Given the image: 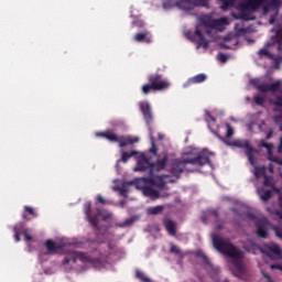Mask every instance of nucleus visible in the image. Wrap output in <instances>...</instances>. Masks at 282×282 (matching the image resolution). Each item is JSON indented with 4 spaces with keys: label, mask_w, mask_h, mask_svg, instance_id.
I'll return each mask as SVG.
<instances>
[{
    "label": "nucleus",
    "mask_w": 282,
    "mask_h": 282,
    "mask_svg": "<svg viewBox=\"0 0 282 282\" xmlns=\"http://www.w3.org/2000/svg\"><path fill=\"white\" fill-rule=\"evenodd\" d=\"M195 6H206V0H163V10H173L177 8L186 14H191L195 10Z\"/></svg>",
    "instance_id": "4"
},
{
    "label": "nucleus",
    "mask_w": 282,
    "mask_h": 282,
    "mask_svg": "<svg viewBox=\"0 0 282 282\" xmlns=\"http://www.w3.org/2000/svg\"><path fill=\"white\" fill-rule=\"evenodd\" d=\"M175 180H172L170 175H155L150 173L149 183L156 188H164L166 184H173Z\"/></svg>",
    "instance_id": "9"
},
{
    "label": "nucleus",
    "mask_w": 282,
    "mask_h": 282,
    "mask_svg": "<svg viewBox=\"0 0 282 282\" xmlns=\"http://www.w3.org/2000/svg\"><path fill=\"white\" fill-rule=\"evenodd\" d=\"M281 247L279 245L271 242L269 245H264V248L262 250L263 254H267V257H272V254H275L276 257H281Z\"/></svg>",
    "instance_id": "12"
},
{
    "label": "nucleus",
    "mask_w": 282,
    "mask_h": 282,
    "mask_svg": "<svg viewBox=\"0 0 282 282\" xmlns=\"http://www.w3.org/2000/svg\"><path fill=\"white\" fill-rule=\"evenodd\" d=\"M258 195L262 199V202H269V199H272V191L270 189L259 188Z\"/></svg>",
    "instance_id": "26"
},
{
    "label": "nucleus",
    "mask_w": 282,
    "mask_h": 282,
    "mask_svg": "<svg viewBox=\"0 0 282 282\" xmlns=\"http://www.w3.org/2000/svg\"><path fill=\"white\" fill-rule=\"evenodd\" d=\"M269 171L270 173H274V166H272V164L269 165Z\"/></svg>",
    "instance_id": "59"
},
{
    "label": "nucleus",
    "mask_w": 282,
    "mask_h": 282,
    "mask_svg": "<svg viewBox=\"0 0 282 282\" xmlns=\"http://www.w3.org/2000/svg\"><path fill=\"white\" fill-rule=\"evenodd\" d=\"M261 147H263L265 150H268V151H272V143H268V142H265V140H262L261 141Z\"/></svg>",
    "instance_id": "42"
},
{
    "label": "nucleus",
    "mask_w": 282,
    "mask_h": 282,
    "mask_svg": "<svg viewBox=\"0 0 282 282\" xmlns=\"http://www.w3.org/2000/svg\"><path fill=\"white\" fill-rule=\"evenodd\" d=\"M24 239L25 241H32V235L24 232Z\"/></svg>",
    "instance_id": "52"
},
{
    "label": "nucleus",
    "mask_w": 282,
    "mask_h": 282,
    "mask_svg": "<svg viewBox=\"0 0 282 282\" xmlns=\"http://www.w3.org/2000/svg\"><path fill=\"white\" fill-rule=\"evenodd\" d=\"M253 102L258 105V107H263V105H265V97L261 95H256L253 97Z\"/></svg>",
    "instance_id": "36"
},
{
    "label": "nucleus",
    "mask_w": 282,
    "mask_h": 282,
    "mask_svg": "<svg viewBox=\"0 0 282 282\" xmlns=\"http://www.w3.org/2000/svg\"><path fill=\"white\" fill-rule=\"evenodd\" d=\"M272 7L270 6V3L268 2L267 4L263 6L262 10H263V14H268V12H270V9Z\"/></svg>",
    "instance_id": "48"
},
{
    "label": "nucleus",
    "mask_w": 282,
    "mask_h": 282,
    "mask_svg": "<svg viewBox=\"0 0 282 282\" xmlns=\"http://www.w3.org/2000/svg\"><path fill=\"white\" fill-rule=\"evenodd\" d=\"M218 61H219L220 63H227L228 56H227L226 54H224V53H219V54H218Z\"/></svg>",
    "instance_id": "43"
},
{
    "label": "nucleus",
    "mask_w": 282,
    "mask_h": 282,
    "mask_svg": "<svg viewBox=\"0 0 282 282\" xmlns=\"http://www.w3.org/2000/svg\"><path fill=\"white\" fill-rule=\"evenodd\" d=\"M142 192L145 197H150V199H153V200L160 199L161 197L160 192L158 189H154L151 186H144L142 188Z\"/></svg>",
    "instance_id": "21"
},
{
    "label": "nucleus",
    "mask_w": 282,
    "mask_h": 282,
    "mask_svg": "<svg viewBox=\"0 0 282 282\" xmlns=\"http://www.w3.org/2000/svg\"><path fill=\"white\" fill-rule=\"evenodd\" d=\"M210 213H212V215H213L216 219H219V212H217L216 209H213Z\"/></svg>",
    "instance_id": "53"
},
{
    "label": "nucleus",
    "mask_w": 282,
    "mask_h": 282,
    "mask_svg": "<svg viewBox=\"0 0 282 282\" xmlns=\"http://www.w3.org/2000/svg\"><path fill=\"white\" fill-rule=\"evenodd\" d=\"M163 226L171 237L177 235V223L173 221L171 218L163 219Z\"/></svg>",
    "instance_id": "14"
},
{
    "label": "nucleus",
    "mask_w": 282,
    "mask_h": 282,
    "mask_svg": "<svg viewBox=\"0 0 282 282\" xmlns=\"http://www.w3.org/2000/svg\"><path fill=\"white\" fill-rule=\"evenodd\" d=\"M36 217H39V215L36 214V210H34L33 207L24 206V212L22 213V219L24 221H30V219H34Z\"/></svg>",
    "instance_id": "22"
},
{
    "label": "nucleus",
    "mask_w": 282,
    "mask_h": 282,
    "mask_svg": "<svg viewBox=\"0 0 282 282\" xmlns=\"http://www.w3.org/2000/svg\"><path fill=\"white\" fill-rule=\"evenodd\" d=\"M162 197H169V194L162 195Z\"/></svg>",
    "instance_id": "63"
},
{
    "label": "nucleus",
    "mask_w": 282,
    "mask_h": 282,
    "mask_svg": "<svg viewBox=\"0 0 282 282\" xmlns=\"http://www.w3.org/2000/svg\"><path fill=\"white\" fill-rule=\"evenodd\" d=\"M273 61H274L275 65H281V63H282V57H281V56H275V55H274Z\"/></svg>",
    "instance_id": "49"
},
{
    "label": "nucleus",
    "mask_w": 282,
    "mask_h": 282,
    "mask_svg": "<svg viewBox=\"0 0 282 282\" xmlns=\"http://www.w3.org/2000/svg\"><path fill=\"white\" fill-rule=\"evenodd\" d=\"M110 217H111V215L105 216V217H104V221L107 220V219H109Z\"/></svg>",
    "instance_id": "61"
},
{
    "label": "nucleus",
    "mask_w": 282,
    "mask_h": 282,
    "mask_svg": "<svg viewBox=\"0 0 282 282\" xmlns=\"http://www.w3.org/2000/svg\"><path fill=\"white\" fill-rule=\"evenodd\" d=\"M207 79H208V76L206 74H204V73H200V74H198V75H196L194 77L188 78L184 83L183 87L186 88V87H191L193 85H199L202 83H206Z\"/></svg>",
    "instance_id": "13"
},
{
    "label": "nucleus",
    "mask_w": 282,
    "mask_h": 282,
    "mask_svg": "<svg viewBox=\"0 0 282 282\" xmlns=\"http://www.w3.org/2000/svg\"><path fill=\"white\" fill-rule=\"evenodd\" d=\"M207 116L208 118H210L212 122H216L217 119H215V117H213V115H210V112L207 111Z\"/></svg>",
    "instance_id": "58"
},
{
    "label": "nucleus",
    "mask_w": 282,
    "mask_h": 282,
    "mask_svg": "<svg viewBox=\"0 0 282 282\" xmlns=\"http://www.w3.org/2000/svg\"><path fill=\"white\" fill-rule=\"evenodd\" d=\"M96 135L98 138H105L106 140H109V142H120V138L118 134L113 133L111 130H107L105 132H97Z\"/></svg>",
    "instance_id": "19"
},
{
    "label": "nucleus",
    "mask_w": 282,
    "mask_h": 282,
    "mask_svg": "<svg viewBox=\"0 0 282 282\" xmlns=\"http://www.w3.org/2000/svg\"><path fill=\"white\" fill-rule=\"evenodd\" d=\"M145 23L144 20L135 18L134 21L132 22V28H139L140 30L144 28Z\"/></svg>",
    "instance_id": "40"
},
{
    "label": "nucleus",
    "mask_w": 282,
    "mask_h": 282,
    "mask_svg": "<svg viewBox=\"0 0 282 282\" xmlns=\"http://www.w3.org/2000/svg\"><path fill=\"white\" fill-rule=\"evenodd\" d=\"M133 155H138V152H135V151H132L131 153L123 152L121 155V162H123V163L129 162V160H131V158H133Z\"/></svg>",
    "instance_id": "35"
},
{
    "label": "nucleus",
    "mask_w": 282,
    "mask_h": 282,
    "mask_svg": "<svg viewBox=\"0 0 282 282\" xmlns=\"http://www.w3.org/2000/svg\"><path fill=\"white\" fill-rule=\"evenodd\" d=\"M134 221H135V219H133V218H128V219H126L123 223H117V224H116V227H117V228H127V227H129V226H133Z\"/></svg>",
    "instance_id": "31"
},
{
    "label": "nucleus",
    "mask_w": 282,
    "mask_h": 282,
    "mask_svg": "<svg viewBox=\"0 0 282 282\" xmlns=\"http://www.w3.org/2000/svg\"><path fill=\"white\" fill-rule=\"evenodd\" d=\"M13 230H14V232H15V235H14L15 241H17V242L21 241V234H19L18 228L14 227Z\"/></svg>",
    "instance_id": "46"
},
{
    "label": "nucleus",
    "mask_w": 282,
    "mask_h": 282,
    "mask_svg": "<svg viewBox=\"0 0 282 282\" xmlns=\"http://www.w3.org/2000/svg\"><path fill=\"white\" fill-rule=\"evenodd\" d=\"M140 111L143 113V118L147 124H151L153 122V112L151 111V104L149 101L139 102Z\"/></svg>",
    "instance_id": "11"
},
{
    "label": "nucleus",
    "mask_w": 282,
    "mask_h": 282,
    "mask_svg": "<svg viewBox=\"0 0 282 282\" xmlns=\"http://www.w3.org/2000/svg\"><path fill=\"white\" fill-rule=\"evenodd\" d=\"M97 202L102 205L107 204V199H105L100 194L97 195Z\"/></svg>",
    "instance_id": "47"
},
{
    "label": "nucleus",
    "mask_w": 282,
    "mask_h": 282,
    "mask_svg": "<svg viewBox=\"0 0 282 282\" xmlns=\"http://www.w3.org/2000/svg\"><path fill=\"white\" fill-rule=\"evenodd\" d=\"M271 270H282L280 264H271Z\"/></svg>",
    "instance_id": "54"
},
{
    "label": "nucleus",
    "mask_w": 282,
    "mask_h": 282,
    "mask_svg": "<svg viewBox=\"0 0 282 282\" xmlns=\"http://www.w3.org/2000/svg\"><path fill=\"white\" fill-rule=\"evenodd\" d=\"M133 41H135V43H153V39L151 37V33L149 31L134 34Z\"/></svg>",
    "instance_id": "16"
},
{
    "label": "nucleus",
    "mask_w": 282,
    "mask_h": 282,
    "mask_svg": "<svg viewBox=\"0 0 282 282\" xmlns=\"http://www.w3.org/2000/svg\"><path fill=\"white\" fill-rule=\"evenodd\" d=\"M223 47H224L225 50H230V46H228V45H226V44H223Z\"/></svg>",
    "instance_id": "60"
},
{
    "label": "nucleus",
    "mask_w": 282,
    "mask_h": 282,
    "mask_svg": "<svg viewBox=\"0 0 282 282\" xmlns=\"http://www.w3.org/2000/svg\"><path fill=\"white\" fill-rule=\"evenodd\" d=\"M218 140H221L227 147H236L237 149H246L245 153L252 166L257 164V159H254V148L250 145V141L243 139H236L230 141L219 134L216 133Z\"/></svg>",
    "instance_id": "5"
},
{
    "label": "nucleus",
    "mask_w": 282,
    "mask_h": 282,
    "mask_svg": "<svg viewBox=\"0 0 282 282\" xmlns=\"http://www.w3.org/2000/svg\"><path fill=\"white\" fill-rule=\"evenodd\" d=\"M226 138H232L235 135V129H232V126L230 123H226Z\"/></svg>",
    "instance_id": "41"
},
{
    "label": "nucleus",
    "mask_w": 282,
    "mask_h": 282,
    "mask_svg": "<svg viewBox=\"0 0 282 282\" xmlns=\"http://www.w3.org/2000/svg\"><path fill=\"white\" fill-rule=\"evenodd\" d=\"M217 230L224 229V223L219 221V218L215 220Z\"/></svg>",
    "instance_id": "45"
},
{
    "label": "nucleus",
    "mask_w": 282,
    "mask_h": 282,
    "mask_svg": "<svg viewBox=\"0 0 282 282\" xmlns=\"http://www.w3.org/2000/svg\"><path fill=\"white\" fill-rule=\"evenodd\" d=\"M167 162L169 155L166 154L163 158L158 159L155 163L149 162V159L143 156L138 160L134 171H150V174L153 173V171H164V169H166Z\"/></svg>",
    "instance_id": "6"
},
{
    "label": "nucleus",
    "mask_w": 282,
    "mask_h": 282,
    "mask_svg": "<svg viewBox=\"0 0 282 282\" xmlns=\"http://www.w3.org/2000/svg\"><path fill=\"white\" fill-rule=\"evenodd\" d=\"M163 212H164L163 205L148 208V215H162Z\"/></svg>",
    "instance_id": "30"
},
{
    "label": "nucleus",
    "mask_w": 282,
    "mask_h": 282,
    "mask_svg": "<svg viewBox=\"0 0 282 282\" xmlns=\"http://www.w3.org/2000/svg\"><path fill=\"white\" fill-rule=\"evenodd\" d=\"M254 176L259 180V177H265V166H258L254 169Z\"/></svg>",
    "instance_id": "34"
},
{
    "label": "nucleus",
    "mask_w": 282,
    "mask_h": 282,
    "mask_svg": "<svg viewBox=\"0 0 282 282\" xmlns=\"http://www.w3.org/2000/svg\"><path fill=\"white\" fill-rule=\"evenodd\" d=\"M256 226L258 237H260V239L268 238V223L265 220H260Z\"/></svg>",
    "instance_id": "17"
},
{
    "label": "nucleus",
    "mask_w": 282,
    "mask_h": 282,
    "mask_svg": "<svg viewBox=\"0 0 282 282\" xmlns=\"http://www.w3.org/2000/svg\"><path fill=\"white\" fill-rule=\"evenodd\" d=\"M84 213L86 215L87 221L93 228H98V215H100V209H97V215L91 217V203L86 202L84 204Z\"/></svg>",
    "instance_id": "10"
},
{
    "label": "nucleus",
    "mask_w": 282,
    "mask_h": 282,
    "mask_svg": "<svg viewBox=\"0 0 282 282\" xmlns=\"http://www.w3.org/2000/svg\"><path fill=\"white\" fill-rule=\"evenodd\" d=\"M45 248L48 252H56V250H61V246H58L52 239L46 240Z\"/></svg>",
    "instance_id": "27"
},
{
    "label": "nucleus",
    "mask_w": 282,
    "mask_h": 282,
    "mask_svg": "<svg viewBox=\"0 0 282 282\" xmlns=\"http://www.w3.org/2000/svg\"><path fill=\"white\" fill-rule=\"evenodd\" d=\"M224 282H230V280H225Z\"/></svg>",
    "instance_id": "64"
},
{
    "label": "nucleus",
    "mask_w": 282,
    "mask_h": 282,
    "mask_svg": "<svg viewBox=\"0 0 282 282\" xmlns=\"http://www.w3.org/2000/svg\"><path fill=\"white\" fill-rule=\"evenodd\" d=\"M206 164H209V166L213 165V163H210V152L203 150L197 154L188 153L183 160L175 159L172 161L170 164V173H172L176 180H180L184 171L193 173L197 171V169L206 166Z\"/></svg>",
    "instance_id": "2"
},
{
    "label": "nucleus",
    "mask_w": 282,
    "mask_h": 282,
    "mask_svg": "<svg viewBox=\"0 0 282 282\" xmlns=\"http://www.w3.org/2000/svg\"><path fill=\"white\" fill-rule=\"evenodd\" d=\"M221 1V10H228L229 8H232L235 1L234 0H220Z\"/></svg>",
    "instance_id": "38"
},
{
    "label": "nucleus",
    "mask_w": 282,
    "mask_h": 282,
    "mask_svg": "<svg viewBox=\"0 0 282 282\" xmlns=\"http://www.w3.org/2000/svg\"><path fill=\"white\" fill-rule=\"evenodd\" d=\"M212 240L215 250L220 252V254H224V257L231 259V263L238 272L236 273V276L241 279V281H249L248 276H250V274L246 273V264H243L246 252L230 242V240L225 239L219 235L214 234Z\"/></svg>",
    "instance_id": "1"
},
{
    "label": "nucleus",
    "mask_w": 282,
    "mask_h": 282,
    "mask_svg": "<svg viewBox=\"0 0 282 282\" xmlns=\"http://www.w3.org/2000/svg\"><path fill=\"white\" fill-rule=\"evenodd\" d=\"M120 193H121V195H124V193H129V189H127V187L122 186L120 188Z\"/></svg>",
    "instance_id": "56"
},
{
    "label": "nucleus",
    "mask_w": 282,
    "mask_h": 282,
    "mask_svg": "<svg viewBox=\"0 0 282 282\" xmlns=\"http://www.w3.org/2000/svg\"><path fill=\"white\" fill-rule=\"evenodd\" d=\"M117 142H119L120 149H124V147H129L130 144H135V142H139V139L121 135Z\"/></svg>",
    "instance_id": "23"
},
{
    "label": "nucleus",
    "mask_w": 282,
    "mask_h": 282,
    "mask_svg": "<svg viewBox=\"0 0 282 282\" xmlns=\"http://www.w3.org/2000/svg\"><path fill=\"white\" fill-rule=\"evenodd\" d=\"M257 89L261 94H268V91H270V84H260L257 86Z\"/></svg>",
    "instance_id": "39"
},
{
    "label": "nucleus",
    "mask_w": 282,
    "mask_h": 282,
    "mask_svg": "<svg viewBox=\"0 0 282 282\" xmlns=\"http://www.w3.org/2000/svg\"><path fill=\"white\" fill-rule=\"evenodd\" d=\"M135 276H137V279H139V281L151 282V279L147 278V274H144V272L140 271V269L135 270Z\"/></svg>",
    "instance_id": "33"
},
{
    "label": "nucleus",
    "mask_w": 282,
    "mask_h": 282,
    "mask_svg": "<svg viewBox=\"0 0 282 282\" xmlns=\"http://www.w3.org/2000/svg\"><path fill=\"white\" fill-rule=\"evenodd\" d=\"M276 21V18L274 15H271L269 23L270 25H273V23Z\"/></svg>",
    "instance_id": "55"
},
{
    "label": "nucleus",
    "mask_w": 282,
    "mask_h": 282,
    "mask_svg": "<svg viewBox=\"0 0 282 282\" xmlns=\"http://www.w3.org/2000/svg\"><path fill=\"white\" fill-rule=\"evenodd\" d=\"M263 185L269 186L270 188H272V191H274L275 193H279V188L274 186V178L272 176L264 175Z\"/></svg>",
    "instance_id": "28"
},
{
    "label": "nucleus",
    "mask_w": 282,
    "mask_h": 282,
    "mask_svg": "<svg viewBox=\"0 0 282 282\" xmlns=\"http://www.w3.org/2000/svg\"><path fill=\"white\" fill-rule=\"evenodd\" d=\"M150 153H153V155H158V147L155 145V142L152 141V147L150 149Z\"/></svg>",
    "instance_id": "44"
},
{
    "label": "nucleus",
    "mask_w": 282,
    "mask_h": 282,
    "mask_svg": "<svg viewBox=\"0 0 282 282\" xmlns=\"http://www.w3.org/2000/svg\"><path fill=\"white\" fill-rule=\"evenodd\" d=\"M195 256L200 257V259H203L204 263L207 265L206 270H213V272H215V274H217L219 272V270H217L213 267V263H210V259H208V256H206L203 250H197L195 252Z\"/></svg>",
    "instance_id": "20"
},
{
    "label": "nucleus",
    "mask_w": 282,
    "mask_h": 282,
    "mask_svg": "<svg viewBox=\"0 0 282 282\" xmlns=\"http://www.w3.org/2000/svg\"><path fill=\"white\" fill-rule=\"evenodd\" d=\"M275 235L279 239H282V229H275Z\"/></svg>",
    "instance_id": "51"
},
{
    "label": "nucleus",
    "mask_w": 282,
    "mask_h": 282,
    "mask_svg": "<svg viewBox=\"0 0 282 282\" xmlns=\"http://www.w3.org/2000/svg\"><path fill=\"white\" fill-rule=\"evenodd\" d=\"M206 34H210V30H206Z\"/></svg>",
    "instance_id": "62"
},
{
    "label": "nucleus",
    "mask_w": 282,
    "mask_h": 282,
    "mask_svg": "<svg viewBox=\"0 0 282 282\" xmlns=\"http://www.w3.org/2000/svg\"><path fill=\"white\" fill-rule=\"evenodd\" d=\"M194 36L198 39L197 50H199V47H203V50H208V40L204 37V33H202V29H199V26H196Z\"/></svg>",
    "instance_id": "15"
},
{
    "label": "nucleus",
    "mask_w": 282,
    "mask_h": 282,
    "mask_svg": "<svg viewBox=\"0 0 282 282\" xmlns=\"http://www.w3.org/2000/svg\"><path fill=\"white\" fill-rule=\"evenodd\" d=\"M265 3V0H248L239 4L240 19L242 21H253L252 12L259 10Z\"/></svg>",
    "instance_id": "7"
},
{
    "label": "nucleus",
    "mask_w": 282,
    "mask_h": 282,
    "mask_svg": "<svg viewBox=\"0 0 282 282\" xmlns=\"http://www.w3.org/2000/svg\"><path fill=\"white\" fill-rule=\"evenodd\" d=\"M273 45H278V52H282V26L275 30V34L271 37Z\"/></svg>",
    "instance_id": "25"
},
{
    "label": "nucleus",
    "mask_w": 282,
    "mask_h": 282,
    "mask_svg": "<svg viewBox=\"0 0 282 282\" xmlns=\"http://www.w3.org/2000/svg\"><path fill=\"white\" fill-rule=\"evenodd\" d=\"M273 162H275V164H279L280 166H282V159H273Z\"/></svg>",
    "instance_id": "57"
},
{
    "label": "nucleus",
    "mask_w": 282,
    "mask_h": 282,
    "mask_svg": "<svg viewBox=\"0 0 282 282\" xmlns=\"http://www.w3.org/2000/svg\"><path fill=\"white\" fill-rule=\"evenodd\" d=\"M272 43H267L263 48H260L258 52L259 58H268V61L274 59V54L270 52V47L272 46Z\"/></svg>",
    "instance_id": "18"
},
{
    "label": "nucleus",
    "mask_w": 282,
    "mask_h": 282,
    "mask_svg": "<svg viewBox=\"0 0 282 282\" xmlns=\"http://www.w3.org/2000/svg\"><path fill=\"white\" fill-rule=\"evenodd\" d=\"M170 87L171 84L169 80L164 79L161 74L153 73L148 76V84L141 87V91L143 96H149V94L164 91V89H169Z\"/></svg>",
    "instance_id": "3"
},
{
    "label": "nucleus",
    "mask_w": 282,
    "mask_h": 282,
    "mask_svg": "<svg viewBox=\"0 0 282 282\" xmlns=\"http://www.w3.org/2000/svg\"><path fill=\"white\" fill-rule=\"evenodd\" d=\"M281 80H276L272 84H269V91H271V94H276V91L281 89Z\"/></svg>",
    "instance_id": "32"
},
{
    "label": "nucleus",
    "mask_w": 282,
    "mask_h": 282,
    "mask_svg": "<svg viewBox=\"0 0 282 282\" xmlns=\"http://www.w3.org/2000/svg\"><path fill=\"white\" fill-rule=\"evenodd\" d=\"M274 135V130L270 129L267 133L265 140H270Z\"/></svg>",
    "instance_id": "50"
},
{
    "label": "nucleus",
    "mask_w": 282,
    "mask_h": 282,
    "mask_svg": "<svg viewBox=\"0 0 282 282\" xmlns=\"http://www.w3.org/2000/svg\"><path fill=\"white\" fill-rule=\"evenodd\" d=\"M269 6H271L272 10H280L282 6V0H270Z\"/></svg>",
    "instance_id": "37"
},
{
    "label": "nucleus",
    "mask_w": 282,
    "mask_h": 282,
    "mask_svg": "<svg viewBox=\"0 0 282 282\" xmlns=\"http://www.w3.org/2000/svg\"><path fill=\"white\" fill-rule=\"evenodd\" d=\"M170 252L171 254H176V257H180V259H184V257H186L182 249L174 243L171 245Z\"/></svg>",
    "instance_id": "29"
},
{
    "label": "nucleus",
    "mask_w": 282,
    "mask_h": 282,
    "mask_svg": "<svg viewBox=\"0 0 282 282\" xmlns=\"http://www.w3.org/2000/svg\"><path fill=\"white\" fill-rule=\"evenodd\" d=\"M69 258L64 259V263H69ZM72 261L73 263H76V261H82V263H91V265H102V260L100 258H91V256H88L83 251L75 252V257L72 258Z\"/></svg>",
    "instance_id": "8"
},
{
    "label": "nucleus",
    "mask_w": 282,
    "mask_h": 282,
    "mask_svg": "<svg viewBox=\"0 0 282 282\" xmlns=\"http://www.w3.org/2000/svg\"><path fill=\"white\" fill-rule=\"evenodd\" d=\"M202 21L205 28H213L215 25H224L227 23L228 20L226 18H220L219 20H213V21L210 19H207V20L202 19Z\"/></svg>",
    "instance_id": "24"
}]
</instances>
